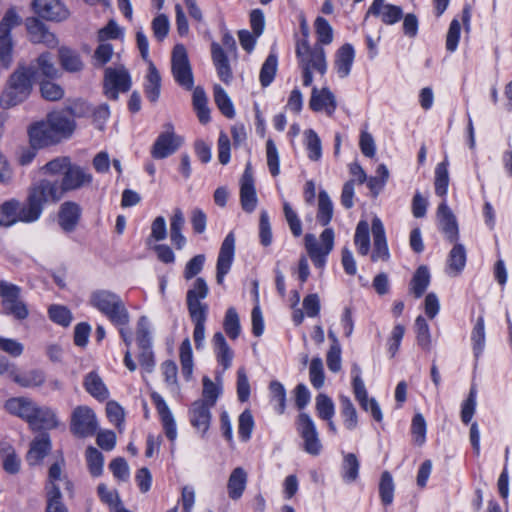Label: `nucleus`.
<instances>
[{"label":"nucleus","mask_w":512,"mask_h":512,"mask_svg":"<svg viewBox=\"0 0 512 512\" xmlns=\"http://www.w3.org/2000/svg\"><path fill=\"white\" fill-rule=\"evenodd\" d=\"M63 197L61 187L57 181L42 179L33 184L27 194L26 203L31 218L38 221L43 213L44 206L56 203Z\"/></svg>","instance_id":"f257e3e1"},{"label":"nucleus","mask_w":512,"mask_h":512,"mask_svg":"<svg viewBox=\"0 0 512 512\" xmlns=\"http://www.w3.org/2000/svg\"><path fill=\"white\" fill-rule=\"evenodd\" d=\"M89 304L104 314L112 324H125L128 309L122 298L115 292L98 289L89 296Z\"/></svg>","instance_id":"f03ea898"},{"label":"nucleus","mask_w":512,"mask_h":512,"mask_svg":"<svg viewBox=\"0 0 512 512\" xmlns=\"http://www.w3.org/2000/svg\"><path fill=\"white\" fill-rule=\"evenodd\" d=\"M296 54L303 74V85L308 87L313 82L312 72L324 75L327 71L325 51L322 46L310 47L306 41L298 42Z\"/></svg>","instance_id":"7ed1b4c3"},{"label":"nucleus","mask_w":512,"mask_h":512,"mask_svg":"<svg viewBox=\"0 0 512 512\" xmlns=\"http://www.w3.org/2000/svg\"><path fill=\"white\" fill-rule=\"evenodd\" d=\"M32 79L26 71V67H19L9 78L7 86L0 97L3 108H11L22 103L32 91Z\"/></svg>","instance_id":"20e7f679"},{"label":"nucleus","mask_w":512,"mask_h":512,"mask_svg":"<svg viewBox=\"0 0 512 512\" xmlns=\"http://www.w3.org/2000/svg\"><path fill=\"white\" fill-rule=\"evenodd\" d=\"M22 22L14 7L9 8L0 21V68L7 69L12 63L13 39L11 30Z\"/></svg>","instance_id":"39448f33"},{"label":"nucleus","mask_w":512,"mask_h":512,"mask_svg":"<svg viewBox=\"0 0 512 512\" xmlns=\"http://www.w3.org/2000/svg\"><path fill=\"white\" fill-rule=\"evenodd\" d=\"M334 239L335 233L332 228H325L320 234L319 239L311 233L305 235L306 251L317 268L324 267L327 256L333 250Z\"/></svg>","instance_id":"423d86ee"},{"label":"nucleus","mask_w":512,"mask_h":512,"mask_svg":"<svg viewBox=\"0 0 512 512\" xmlns=\"http://www.w3.org/2000/svg\"><path fill=\"white\" fill-rule=\"evenodd\" d=\"M22 289L8 281H0V298L3 312L16 320H24L29 316L26 303L21 298Z\"/></svg>","instance_id":"0eeeda50"},{"label":"nucleus","mask_w":512,"mask_h":512,"mask_svg":"<svg viewBox=\"0 0 512 512\" xmlns=\"http://www.w3.org/2000/svg\"><path fill=\"white\" fill-rule=\"evenodd\" d=\"M171 71L174 80L184 89L191 90L194 86V79L186 48L177 44L171 55Z\"/></svg>","instance_id":"6e6552de"},{"label":"nucleus","mask_w":512,"mask_h":512,"mask_svg":"<svg viewBox=\"0 0 512 512\" xmlns=\"http://www.w3.org/2000/svg\"><path fill=\"white\" fill-rule=\"evenodd\" d=\"M351 373L353 376L352 388L356 400L364 411L371 413L375 421L381 422L383 420L381 408L375 398L368 397L367 389L361 378V368L357 364H354Z\"/></svg>","instance_id":"1a4fd4ad"},{"label":"nucleus","mask_w":512,"mask_h":512,"mask_svg":"<svg viewBox=\"0 0 512 512\" xmlns=\"http://www.w3.org/2000/svg\"><path fill=\"white\" fill-rule=\"evenodd\" d=\"M98 429L94 411L85 405L77 406L71 414V432L81 438L92 436Z\"/></svg>","instance_id":"9d476101"},{"label":"nucleus","mask_w":512,"mask_h":512,"mask_svg":"<svg viewBox=\"0 0 512 512\" xmlns=\"http://www.w3.org/2000/svg\"><path fill=\"white\" fill-rule=\"evenodd\" d=\"M0 215L2 226L4 227H11L18 222H35V220L31 218L30 212H28V205L26 201L21 203L16 198L8 199L0 205Z\"/></svg>","instance_id":"9b49d317"},{"label":"nucleus","mask_w":512,"mask_h":512,"mask_svg":"<svg viewBox=\"0 0 512 512\" xmlns=\"http://www.w3.org/2000/svg\"><path fill=\"white\" fill-rule=\"evenodd\" d=\"M182 144V139L174 133L173 125H165L151 148V155L155 159H164L175 153Z\"/></svg>","instance_id":"f8f14e48"},{"label":"nucleus","mask_w":512,"mask_h":512,"mask_svg":"<svg viewBox=\"0 0 512 512\" xmlns=\"http://www.w3.org/2000/svg\"><path fill=\"white\" fill-rule=\"evenodd\" d=\"M297 431L304 442V450L311 455H318L322 445L318 437L316 426L311 417L306 413H300L297 419Z\"/></svg>","instance_id":"ddd939ff"},{"label":"nucleus","mask_w":512,"mask_h":512,"mask_svg":"<svg viewBox=\"0 0 512 512\" xmlns=\"http://www.w3.org/2000/svg\"><path fill=\"white\" fill-rule=\"evenodd\" d=\"M131 86L128 71L120 66L105 70V95L112 100L118 98L119 92H126Z\"/></svg>","instance_id":"4468645a"},{"label":"nucleus","mask_w":512,"mask_h":512,"mask_svg":"<svg viewBox=\"0 0 512 512\" xmlns=\"http://www.w3.org/2000/svg\"><path fill=\"white\" fill-rule=\"evenodd\" d=\"M35 13L48 21L60 22L69 17V10L61 0H33Z\"/></svg>","instance_id":"2eb2a0df"},{"label":"nucleus","mask_w":512,"mask_h":512,"mask_svg":"<svg viewBox=\"0 0 512 512\" xmlns=\"http://www.w3.org/2000/svg\"><path fill=\"white\" fill-rule=\"evenodd\" d=\"M26 71L33 81L43 78L54 79L60 76V70L56 67L53 56L48 52L40 54L29 67H26Z\"/></svg>","instance_id":"dca6fc26"},{"label":"nucleus","mask_w":512,"mask_h":512,"mask_svg":"<svg viewBox=\"0 0 512 512\" xmlns=\"http://www.w3.org/2000/svg\"><path fill=\"white\" fill-rule=\"evenodd\" d=\"M26 29L29 40L34 44H43L48 48H54L58 45V39L48 27L37 18H28L26 20Z\"/></svg>","instance_id":"f3484780"},{"label":"nucleus","mask_w":512,"mask_h":512,"mask_svg":"<svg viewBox=\"0 0 512 512\" xmlns=\"http://www.w3.org/2000/svg\"><path fill=\"white\" fill-rule=\"evenodd\" d=\"M235 253V237L230 232L222 242L216 265V280L218 284H222L224 277L230 271Z\"/></svg>","instance_id":"a211bd4d"},{"label":"nucleus","mask_w":512,"mask_h":512,"mask_svg":"<svg viewBox=\"0 0 512 512\" xmlns=\"http://www.w3.org/2000/svg\"><path fill=\"white\" fill-rule=\"evenodd\" d=\"M240 202L242 209L248 213L253 212L258 203L253 172L250 163L246 165L245 171L240 181Z\"/></svg>","instance_id":"6ab92c4d"},{"label":"nucleus","mask_w":512,"mask_h":512,"mask_svg":"<svg viewBox=\"0 0 512 512\" xmlns=\"http://www.w3.org/2000/svg\"><path fill=\"white\" fill-rule=\"evenodd\" d=\"M209 288L205 279L197 278L191 289L187 291V307L189 314L191 313H208V306L202 303L201 300L205 299L208 295Z\"/></svg>","instance_id":"aec40b11"},{"label":"nucleus","mask_w":512,"mask_h":512,"mask_svg":"<svg viewBox=\"0 0 512 512\" xmlns=\"http://www.w3.org/2000/svg\"><path fill=\"white\" fill-rule=\"evenodd\" d=\"M92 181V175L89 174L85 169L77 165H69L65 170L61 184L62 194L64 195L67 191L77 190L85 185L90 184Z\"/></svg>","instance_id":"412c9836"},{"label":"nucleus","mask_w":512,"mask_h":512,"mask_svg":"<svg viewBox=\"0 0 512 512\" xmlns=\"http://www.w3.org/2000/svg\"><path fill=\"white\" fill-rule=\"evenodd\" d=\"M373 15L386 25L397 23L403 16L400 6L387 3L385 0H374L367 11V16Z\"/></svg>","instance_id":"4be33fe9"},{"label":"nucleus","mask_w":512,"mask_h":512,"mask_svg":"<svg viewBox=\"0 0 512 512\" xmlns=\"http://www.w3.org/2000/svg\"><path fill=\"white\" fill-rule=\"evenodd\" d=\"M151 400L160 416L164 432L170 441H175L177 438V428L174 417L166 404L163 397L155 392H151Z\"/></svg>","instance_id":"5701e85b"},{"label":"nucleus","mask_w":512,"mask_h":512,"mask_svg":"<svg viewBox=\"0 0 512 512\" xmlns=\"http://www.w3.org/2000/svg\"><path fill=\"white\" fill-rule=\"evenodd\" d=\"M436 215L439 229L450 242H455L458 239V224L445 200L439 204Z\"/></svg>","instance_id":"b1692460"},{"label":"nucleus","mask_w":512,"mask_h":512,"mask_svg":"<svg viewBox=\"0 0 512 512\" xmlns=\"http://www.w3.org/2000/svg\"><path fill=\"white\" fill-rule=\"evenodd\" d=\"M29 138L33 148H42L60 141L58 136L52 130V126L48 120L31 126L29 129Z\"/></svg>","instance_id":"393cba45"},{"label":"nucleus","mask_w":512,"mask_h":512,"mask_svg":"<svg viewBox=\"0 0 512 512\" xmlns=\"http://www.w3.org/2000/svg\"><path fill=\"white\" fill-rule=\"evenodd\" d=\"M47 120L60 141L70 137L75 130V122L65 110L51 112Z\"/></svg>","instance_id":"a878e982"},{"label":"nucleus","mask_w":512,"mask_h":512,"mask_svg":"<svg viewBox=\"0 0 512 512\" xmlns=\"http://www.w3.org/2000/svg\"><path fill=\"white\" fill-rule=\"evenodd\" d=\"M309 106L313 111H325L328 116H332L337 104L334 94L328 88L318 90L314 87Z\"/></svg>","instance_id":"bb28decb"},{"label":"nucleus","mask_w":512,"mask_h":512,"mask_svg":"<svg viewBox=\"0 0 512 512\" xmlns=\"http://www.w3.org/2000/svg\"><path fill=\"white\" fill-rule=\"evenodd\" d=\"M28 424L33 430H50L57 428L59 421L51 408L36 404L32 419Z\"/></svg>","instance_id":"cd10ccee"},{"label":"nucleus","mask_w":512,"mask_h":512,"mask_svg":"<svg viewBox=\"0 0 512 512\" xmlns=\"http://www.w3.org/2000/svg\"><path fill=\"white\" fill-rule=\"evenodd\" d=\"M372 234L374 240V249L371 255L372 261L387 260L389 257V250L385 230L383 223L378 217H375L372 220Z\"/></svg>","instance_id":"c85d7f7f"},{"label":"nucleus","mask_w":512,"mask_h":512,"mask_svg":"<svg viewBox=\"0 0 512 512\" xmlns=\"http://www.w3.org/2000/svg\"><path fill=\"white\" fill-rule=\"evenodd\" d=\"M80 216V206L75 202L67 201L60 206L58 223L63 231L69 233L75 230Z\"/></svg>","instance_id":"c756f323"},{"label":"nucleus","mask_w":512,"mask_h":512,"mask_svg":"<svg viewBox=\"0 0 512 512\" xmlns=\"http://www.w3.org/2000/svg\"><path fill=\"white\" fill-rule=\"evenodd\" d=\"M36 402L27 397H12L5 402V409L14 416H17L27 423L32 419Z\"/></svg>","instance_id":"7c9ffc66"},{"label":"nucleus","mask_w":512,"mask_h":512,"mask_svg":"<svg viewBox=\"0 0 512 512\" xmlns=\"http://www.w3.org/2000/svg\"><path fill=\"white\" fill-rule=\"evenodd\" d=\"M211 408L212 406L206 404V402L197 400L191 405L190 422L193 427L202 433H205L210 426Z\"/></svg>","instance_id":"2f4dec72"},{"label":"nucleus","mask_w":512,"mask_h":512,"mask_svg":"<svg viewBox=\"0 0 512 512\" xmlns=\"http://www.w3.org/2000/svg\"><path fill=\"white\" fill-rule=\"evenodd\" d=\"M212 61L216 68L218 77L225 84H230L233 79V73L228 61V58L218 43H212L211 45Z\"/></svg>","instance_id":"473e14b6"},{"label":"nucleus","mask_w":512,"mask_h":512,"mask_svg":"<svg viewBox=\"0 0 512 512\" xmlns=\"http://www.w3.org/2000/svg\"><path fill=\"white\" fill-rule=\"evenodd\" d=\"M9 376L16 384L24 388L40 387L46 380L45 373L39 369H32L20 373L13 368L9 372Z\"/></svg>","instance_id":"72a5a7b5"},{"label":"nucleus","mask_w":512,"mask_h":512,"mask_svg":"<svg viewBox=\"0 0 512 512\" xmlns=\"http://www.w3.org/2000/svg\"><path fill=\"white\" fill-rule=\"evenodd\" d=\"M212 347L217 362L227 370L232 365L234 357L233 350L228 345L224 335L221 332H216L212 338Z\"/></svg>","instance_id":"f704fd0d"},{"label":"nucleus","mask_w":512,"mask_h":512,"mask_svg":"<svg viewBox=\"0 0 512 512\" xmlns=\"http://www.w3.org/2000/svg\"><path fill=\"white\" fill-rule=\"evenodd\" d=\"M354 58L355 51L350 44H344L337 50L334 69L340 78H346L350 74Z\"/></svg>","instance_id":"c9c22d12"},{"label":"nucleus","mask_w":512,"mask_h":512,"mask_svg":"<svg viewBox=\"0 0 512 512\" xmlns=\"http://www.w3.org/2000/svg\"><path fill=\"white\" fill-rule=\"evenodd\" d=\"M247 485V473L242 467L235 468L228 479V496L232 500H238L242 497Z\"/></svg>","instance_id":"e433bc0d"},{"label":"nucleus","mask_w":512,"mask_h":512,"mask_svg":"<svg viewBox=\"0 0 512 512\" xmlns=\"http://www.w3.org/2000/svg\"><path fill=\"white\" fill-rule=\"evenodd\" d=\"M161 76L152 61H149L148 73L145 77L144 92L147 99L155 103L160 96Z\"/></svg>","instance_id":"4c0bfd02"},{"label":"nucleus","mask_w":512,"mask_h":512,"mask_svg":"<svg viewBox=\"0 0 512 512\" xmlns=\"http://www.w3.org/2000/svg\"><path fill=\"white\" fill-rule=\"evenodd\" d=\"M185 219L180 209H175L170 219V239L176 249L181 250L186 244V238L182 234Z\"/></svg>","instance_id":"58836bf2"},{"label":"nucleus","mask_w":512,"mask_h":512,"mask_svg":"<svg viewBox=\"0 0 512 512\" xmlns=\"http://www.w3.org/2000/svg\"><path fill=\"white\" fill-rule=\"evenodd\" d=\"M51 443L47 434L37 437L32 443L27 454V461L30 465L38 464L50 451Z\"/></svg>","instance_id":"ea45409f"},{"label":"nucleus","mask_w":512,"mask_h":512,"mask_svg":"<svg viewBox=\"0 0 512 512\" xmlns=\"http://www.w3.org/2000/svg\"><path fill=\"white\" fill-rule=\"evenodd\" d=\"M334 214L333 202L325 190H321L318 194L317 204V222L326 227L332 220Z\"/></svg>","instance_id":"a19ab883"},{"label":"nucleus","mask_w":512,"mask_h":512,"mask_svg":"<svg viewBox=\"0 0 512 512\" xmlns=\"http://www.w3.org/2000/svg\"><path fill=\"white\" fill-rule=\"evenodd\" d=\"M84 387L86 391L98 400H106L109 396L108 389L102 379L95 372H90L84 379Z\"/></svg>","instance_id":"79ce46f5"},{"label":"nucleus","mask_w":512,"mask_h":512,"mask_svg":"<svg viewBox=\"0 0 512 512\" xmlns=\"http://www.w3.org/2000/svg\"><path fill=\"white\" fill-rule=\"evenodd\" d=\"M430 284V273L426 266H420L415 271L411 282L410 292L416 297L420 298L426 291Z\"/></svg>","instance_id":"37998d69"},{"label":"nucleus","mask_w":512,"mask_h":512,"mask_svg":"<svg viewBox=\"0 0 512 512\" xmlns=\"http://www.w3.org/2000/svg\"><path fill=\"white\" fill-rule=\"evenodd\" d=\"M466 264V250L462 244H455L448 257V272L450 275H458Z\"/></svg>","instance_id":"c03bdc74"},{"label":"nucleus","mask_w":512,"mask_h":512,"mask_svg":"<svg viewBox=\"0 0 512 512\" xmlns=\"http://www.w3.org/2000/svg\"><path fill=\"white\" fill-rule=\"evenodd\" d=\"M341 415L346 429L352 431L358 426V414L352 401L347 396H340Z\"/></svg>","instance_id":"a18cd8bd"},{"label":"nucleus","mask_w":512,"mask_h":512,"mask_svg":"<svg viewBox=\"0 0 512 512\" xmlns=\"http://www.w3.org/2000/svg\"><path fill=\"white\" fill-rule=\"evenodd\" d=\"M59 60L63 69L68 72H78L83 68V62L79 54L67 47L59 49Z\"/></svg>","instance_id":"49530a36"},{"label":"nucleus","mask_w":512,"mask_h":512,"mask_svg":"<svg viewBox=\"0 0 512 512\" xmlns=\"http://www.w3.org/2000/svg\"><path fill=\"white\" fill-rule=\"evenodd\" d=\"M354 243L360 255L366 256L370 250L369 224L359 221L355 230Z\"/></svg>","instance_id":"de8ad7c7"},{"label":"nucleus","mask_w":512,"mask_h":512,"mask_svg":"<svg viewBox=\"0 0 512 512\" xmlns=\"http://www.w3.org/2000/svg\"><path fill=\"white\" fill-rule=\"evenodd\" d=\"M360 463L353 453H347L344 455L342 463V479L346 483H352L356 481L359 476Z\"/></svg>","instance_id":"09e8293b"},{"label":"nucleus","mask_w":512,"mask_h":512,"mask_svg":"<svg viewBox=\"0 0 512 512\" xmlns=\"http://www.w3.org/2000/svg\"><path fill=\"white\" fill-rule=\"evenodd\" d=\"M304 138L308 158L311 161H319L322 157V145L319 136L314 130L308 129L304 132Z\"/></svg>","instance_id":"8fccbe9b"},{"label":"nucleus","mask_w":512,"mask_h":512,"mask_svg":"<svg viewBox=\"0 0 512 512\" xmlns=\"http://www.w3.org/2000/svg\"><path fill=\"white\" fill-rule=\"evenodd\" d=\"M214 101L224 116L232 119L235 116V110L230 97L220 85H214Z\"/></svg>","instance_id":"3c124183"},{"label":"nucleus","mask_w":512,"mask_h":512,"mask_svg":"<svg viewBox=\"0 0 512 512\" xmlns=\"http://www.w3.org/2000/svg\"><path fill=\"white\" fill-rule=\"evenodd\" d=\"M435 193L444 197L447 194L449 185L448 161L445 159L435 168Z\"/></svg>","instance_id":"603ef678"},{"label":"nucleus","mask_w":512,"mask_h":512,"mask_svg":"<svg viewBox=\"0 0 512 512\" xmlns=\"http://www.w3.org/2000/svg\"><path fill=\"white\" fill-rule=\"evenodd\" d=\"M182 374L189 380L193 372V355L190 340L184 339L179 348Z\"/></svg>","instance_id":"864d4df0"},{"label":"nucleus","mask_w":512,"mask_h":512,"mask_svg":"<svg viewBox=\"0 0 512 512\" xmlns=\"http://www.w3.org/2000/svg\"><path fill=\"white\" fill-rule=\"evenodd\" d=\"M223 327L228 335V337L232 340H235L238 338V336L241 333V325H240V319L238 316V313L234 307H230L227 309L224 321H223Z\"/></svg>","instance_id":"5fc2aeb1"},{"label":"nucleus","mask_w":512,"mask_h":512,"mask_svg":"<svg viewBox=\"0 0 512 512\" xmlns=\"http://www.w3.org/2000/svg\"><path fill=\"white\" fill-rule=\"evenodd\" d=\"M277 66V56L269 54L261 67L259 75V80L263 87H268L272 83L277 72Z\"/></svg>","instance_id":"6e6d98bb"},{"label":"nucleus","mask_w":512,"mask_h":512,"mask_svg":"<svg viewBox=\"0 0 512 512\" xmlns=\"http://www.w3.org/2000/svg\"><path fill=\"white\" fill-rule=\"evenodd\" d=\"M394 490L395 485L392 475L388 471L383 472L379 483V494L384 505L387 506L392 504L394 499Z\"/></svg>","instance_id":"4d7b16f0"},{"label":"nucleus","mask_w":512,"mask_h":512,"mask_svg":"<svg viewBox=\"0 0 512 512\" xmlns=\"http://www.w3.org/2000/svg\"><path fill=\"white\" fill-rule=\"evenodd\" d=\"M471 340L473 343V350L476 357L483 352L485 346V324L484 318L479 316L473 327Z\"/></svg>","instance_id":"13d9d810"},{"label":"nucleus","mask_w":512,"mask_h":512,"mask_svg":"<svg viewBox=\"0 0 512 512\" xmlns=\"http://www.w3.org/2000/svg\"><path fill=\"white\" fill-rule=\"evenodd\" d=\"M194 324L193 339L196 349H200L204 345L205 340V322L207 313H191L189 314Z\"/></svg>","instance_id":"bf43d9fd"},{"label":"nucleus","mask_w":512,"mask_h":512,"mask_svg":"<svg viewBox=\"0 0 512 512\" xmlns=\"http://www.w3.org/2000/svg\"><path fill=\"white\" fill-rule=\"evenodd\" d=\"M136 342L139 348L152 347L149 319L141 316L137 322Z\"/></svg>","instance_id":"052dcab7"},{"label":"nucleus","mask_w":512,"mask_h":512,"mask_svg":"<svg viewBox=\"0 0 512 512\" xmlns=\"http://www.w3.org/2000/svg\"><path fill=\"white\" fill-rule=\"evenodd\" d=\"M177 365L174 361L166 360L161 364V372L164 381L171 390V392L179 393V385L177 380Z\"/></svg>","instance_id":"680f3d73"},{"label":"nucleus","mask_w":512,"mask_h":512,"mask_svg":"<svg viewBox=\"0 0 512 512\" xmlns=\"http://www.w3.org/2000/svg\"><path fill=\"white\" fill-rule=\"evenodd\" d=\"M415 331L418 345L425 350H429L431 347L430 329L427 321L422 316H418L415 320Z\"/></svg>","instance_id":"e2e57ef3"},{"label":"nucleus","mask_w":512,"mask_h":512,"mask_svg":"<svg viewBox=\"0 0 512 512\" xmlns=\"http://www.w3.org/2000/svg\"><path fill=\"white\" fill-rule=\"evenodd\" d=\"M254 428V418L250 410H244L238 418V434L243 442L251 438Z\"/></svg>","instance_id":"0e129e2a"},{"label":"nucleus","mask_w":512,"mask_h":512,"mask_svg":"<svg viewBox=\"0 0 512 512\" xmlns=\"http://www.w3.org/2000/svg\"><path fill=\"white\" fill-rule=\"evenodd\" d=\"M86 459L90 473L98 477L102 474L104 458L100 451L94 447H88L86 450Z\"/></svg>","instance_id":"69168bd1"},{"label":"nucleus","mask_w":512,"mask_h":512,"mask_svg":"<svg viewBox=\"0 0 512 512\" xmlns=\"http://www.w3.org/2000/svg\"><path fill=\"white\" fill-rule=\"evenodd\" d=\"M46 502V512H68L59 488L51 487L50 491H46Z\"/></svg>","instance_id":"338daca9"},{"label":"nucleus","mask_w":512,"mask_h":512,"mask_svg":"<svg viewBox=\"0 0 512 512\" xmlns=\"http://www.w3.org/2000/svg\"><path fill=\"white\" fill-rule=\"evenodd\" d=\"M316 410L318 416L326 421H330L335 413L332 400L325 394H319L316 397Z\"/></svg>","instance_id":"774afa93"}]
</instances>
